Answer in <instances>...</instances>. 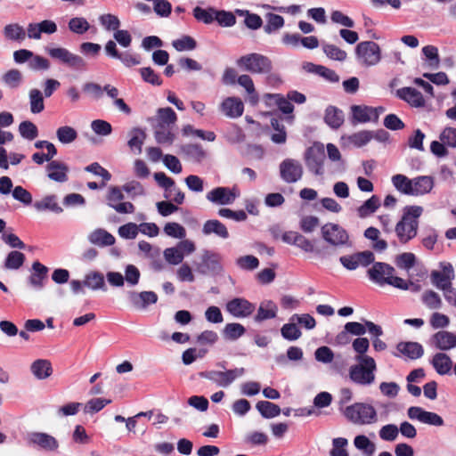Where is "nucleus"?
Returning <instances> with one entry per match:
<instances>
[{
    "mask_svg": "<svg viewBox=\"0 0 456 456\" xmlns=\"http://www.w3.org/2000/svg\"><path fill=\"white\" fill-rule=\"evenodd\" d=\"M177 115L170 107L158 109L156 115L149 118L154 129V136L158 143L172 144L175 140L174 126Z\"/></svg>",
    "mask_w": 456,
    "mask_h": 456,
    "instance_id": "f257e3e1",
    "label": "nucleus"
},
{
    "mask_svg": "<svg viewBox=\"0 0 456 456\" xmlns=\"http://www.w3.org/2000/svg\"><path fill=\"white\" fill-rule=\"evenodd\" d=\"M422 213L423 208L420 206H406L403 208V216L395 227L400 243L405 244L417 236L419 218Z\"/></svg>",
    "mask_w": 456,
    "mask_h": 456,
    "instance_id": "f03ea898",
    "label": "nucleus"
},
{
    "mask_svg": "<svg viewBox=\"0 0 456 456\" xmlns=\"http://www.w3.org/2000/svg\"><path fill=\"white\" fill-rule=\"evenodd\" d=\"M357 364L352 365L349 377L352 381L361 386H368L375 380L377 365L371 356H355Z\"/></svg>",
    "mask_w": 456,
    "mask_h": 456,
    "instance_id": "7ed1b4c3",
    "label": "nucleus"
},
{
    "mask_svg": "<svg viewBox=\"0 0 456 456\" xmlns=\"http://www.w3.org/2000/svg\"><path fill=\"white\" fill-rule=\"evenodd\" d=\"M395 268L383 262H376L368 270V275L374 282L384 285L387 284L395 288H404V280L395 276Z\"/></svg>",
    "mask_w": 456,
    "mask_h": 456,
    "instance_id": "20e7f679",
    "label": "nucleus"
},
{
    "mask_svg": "<svg viewBox=\"0 0 456 456\" xmlns=\"http://www.w3.org/2000/svg\"><path fill=\"white\" fill-rule=\"evenodd\" d=\"M344 415L349 421L356 425L372 424L378 420L376 409L364 403H355L347 406Z\"/></svg>",
    "mask_w": 456,
    "mask_h": 456,
    "instance_id": "39448f33",
    "label": "nucleus"
},
{
    "mask_svg": "<svg viewBox=\"0 0 456 456\" xmlns=\"http://www.w3.org/2000/svg\"><path fill=\"white\" fill-rule=\"evenodd\" d=\"M237 64L251 73L268 74L273 69L271 60L265 55L256 53L241 56L237 61Z\"/></svg>",
    "mask_w": 456,
    "mask_h": 456,
    "instance_id": "423d86ee",
    "label": "nucleus"
},
{
    "mask_svg": "<svg viewBox=\"0 0 456 456\" xmlns=\"http://www.w3.org/2000/svg\"><path fill=\"white\" fill-rule=\"evenodd\" d=\"M355 54L359 62L366 67L374 66L381 60L379 45L373 41H363L355 47Z\"/></svg>",
    "mask_w": 456,
    "mask_h": 456,
    "instance_id": "0eeeda50",
    "label": "nucleus"
},
{
    "mask_svg": "<svg viewBox=\"0 0 456 456\" xmlns=\"http://www.w3.org/2000/svg\"><path fill=\"white\" fill-rule=\"evenodd\" d=\"M245 373L244 368H235L227 370L225 371L218 370H205L200 371L199 376L203 379H209L216 383L220 387H226L230 386L236 379L243 376Z\"/></svg>",
    "mask_w": 456,
    "mask_h": 456,
    "instance_id": "6e6552de",
    "label": "nucleus"
},
{
    "mask_svg": "<svg viewBox=\"0 0 456 456\" xmlns=\"http://www.w3.org/2000/svg\"><path fill=\"white\" fill-rule=\"evenodd\" d=\"M322 239L334 247L348 243L349 236L346 231L339 224L328 223L321 228Z\"/></svg>",
    "mask_w": 456,
    "mask_h": 456,
    "instance_id": "1a4fd4ad",
    "label": "nucleus"
},
{
    "mask_svg": "<svg viewBox=\"0 0 456 456\" xmlns=\"http://www.w3.org/2000/svg\"><path fill=\"white\" fill-rule=\"evenodd\" d=\"M305 164L310 171L316 175L323 174V162L325 160L324 147L322 143H314L309 147L305 154Z\"/></svg>",
    "mask_w": 456,
    "mask_h": 456,
    "instance_id": "9d476101",
    "label": "nucleus"
},
{
    "mask_svg": "<svg viewBox=\"0 0 456 456\" xmlns=\"http://www.w3.org/2000/svg\"><path fill=\"white\" fill-rule=\"evenodd\" d=\"M46 52L53 59L59 60L61 62L70 68L82 69L86 67V62L82 57L70 53L66 48H48L46 49Z\"/></svg>",
    "mask_w": 456,
    "mask_h": 456,
    "instance_id": "9b49d317",
    "label": "nucleus"
},
{
    "mask_svg": "<svg viewBox=\"0 0 456 456\" xmlns=\"http://www.w3.org/2000/svg\"><path fill=\"white\" fill-rule=\"evenodd\" d=\"M303 174V167L298 160L286 159L280 164L281 177L288 183H294L299 181Z\"/></svg>",
    "mask_w": 456,
    "mask_h": 456,
    "instance_id": "f8f14e48",
    "label": "nucleus"
},
{
    "mask_svg": "<svg viewBox=\"0 0 456 456\" xmlns=\"http://www.w3.org/2000/svg\"><path fill=\"white\" fill-rule=\"evenodd\" d=\"M225 310L235 318H247L255 312L256 305L244 297H234L226 303Z\"/></svg>",
    "mask_w": 456,
    "mask_h": 456,
    "instance_id": "ddd939ff",
    "label": "nucleus"
},
{
    "mask_svg": "<svg viewBox=\"0 0 456 456\" xmlns=\"http://www.w3.org/2000/svg\"><path fill=\"white\" fill-rule=\"evenodd\" d=\"M374 254L369 250L353 255L343 256L339 258L341 265L350 271L355 270L360 265L367 266L374 263Z\"/></svg>",
    "mask_w": 456,
    "mask_h": 456,
    "instance_id": "4468645a",
    "label": "nucleus"
},
{
    "mask_svg": "<svg viewBox=\"0 0 456 456\" xmlns=\"http://www.w3.org/2000/svg\"><path fill=\"white\" fill-rule=\"evenodd\" d=\"M239 193L236 188L230 189L229 187H216L207 193V200L220 205L232 204Z\"/></svg>",
    "mask_w": 456,
    "mask_h": 456,
    "instance_id": "2eb2a0df",
    "label": "nucleus"
},
{
    "mask_svg": "<svg viewBox=\"0 0 456 456\" xmlns=\"http://www.w3.org/2000/svg\"><path fill=\"white\" fill-rule=\"evenodd\" d=\"M47 177L56 183H66L69 180V167L61 161L52 160L45 167Z\"/></svg>",
    "mask_w": 456,
    "mask_h": 456,
    "instance_id": "dca6fc26",
    "label": "nucleus"
},
{
    "mask_svg": "<svg viewBox=\"0 0 456 456\" xmlns=\"http://www.w3.org/2000/svg\"><path fill=\"white\" fill-rule=\"evenodd\" d=\"M281 240L287 244L301 248L304 252H314V247L312 241L297 232H285L281 236Z\"/></svg>",
    "mask_w": 456,
    "mask_h": 456,
    "instance_id": "f3484780",
    "label": "nucleus"
},
{
    "mask_svg": "<svg viewBox=\"0 0 456 456\" xmlns=\"http://www.w3.org/2000/svg\"><path fill=\"white\" fill-rule=\"evenodd\" d=\"M28 442L29 444L37 445L45 451H55L59 446L58 441L53 436L42 432L30 433Z\"/></svg>",
    "mask_w": 456,
    "mask_h": 456,
    "instance_id": "a211bd4d",
    "label": "nucleus"
},
{
    "mask_svg": "<svg viewBox=\"0 0 456 456\" xmlns=\"http://www.w3.org/2000/svg\"><path fill=\"white\" fill-rule=\"evenodd\" d=\"M354 122L367 123L369 121H378L379 111L377 108L362 105H353L351 107Z\"/></svg>",
    "mask_w": 456,
    "mask_h": 456,
    "instance_id": "6ab92c4d",
    "label": "nucleus"
},
{
    "mask_svg": "<svg viewBox=\"0 0 456 456\" xmlns=\"http://www.w3.org/2000/svg\"><path fill=\"white\" fill-rule=\"evenodd\" d=\"M432 343L441 351H448L456 347V335L447 330H440L431 338Z\"/></svg>",
    "mask_w": 456,
    "mask_h": 456,
    "instance_id": "aec40b11",
    "label": "nucleus"
},
{
    "mask_svg": "<svg viewBox=\"0 0 456 456\" xmlns=\"http://www.w3.org/2000/svg\"><path fill=\"white\" fill-rule=\"evenodd\" d=\"M396 94L412 107L420 108L425 106L426 102L422 94L413 87L406 86L400 88L397 90Z\"/></svg>",
    "mask_w": 456,
    "mask_h": 456,
    "instance_id": "412c9836",
    "label": "nucleus"
},
{
    "mask_svg": "<svg viewBox=\"0 0 456 456\" xmlns=\"http://www.w3.org/2000/svg\"><path fill=\"white\" fill-rule=\"evenodd\" d=\"M454 277L453 267L448 264L443 267V271L431 273L432 282L439 289L445 290L451 287V279Z\"/></svg>",
    "mask_w": 456,
    "mask_h": 456,
    "instance_id": "4be33fe9",
    "label": "nucleus"
},
{
    "mask_svg": "<svg viewBox=\"0 0 456 456\" xmlns=\"http://www.w3.org/2000/svg\"><path fill=\"white\" fill-rule=\"evenodd\" d=\"M88 241L99 248H105L114 244V235L102 228L92 231L87 236Z\"/></svg>",
    "mask_w": 456,
    "mask_h": 456,
    "instance_id": "5701e85b",
    "label": "nucleus"
},
{
    "mask_svg": "<svg viewBox=\"0 0 456 456\" xmlns=\"http://www.w3.org/2000/svg\"><path fill=\"white\" fill-rule=\"evenodd\" d=\"M130 302L136 309H145L149 305L158 301V296L153 291L132 292L129 296Z\"/></svg>",
    "mask_w": 456,
    "mask_h": 456,
    "instance_id": "b1692460",
    "label": "nucleus"
},
{
    "mask_svg": "<svg viewBox=\"0 0 456 456\" xmlns=\"http://www.w3.org/2000/svg\"><path fill=\"white\" fill-rule=\"evenodd\" d=\"M222 111L230 118H239L243 114L244 105L240 99L228 97L221 104Z\"/></svg>",
    "mask_w": 456,
    "mask_h": 456,
    "instance_id": "393cba45",
    "label": "nucleus"
},
{
    "mask_svg": "<svg viewBox=\"0 0 456 456\" xmlns=\"http://www.w3.org/2000/svg\"><path fill=\"white\" fill-rule=\"evenodd\" d=\"M140 271L134 265H128L125 270V276L116 272V287H121L126 281L129 285L135 286L140 280Z\"/></svg>",
    "mask_w": 456,
    "mask_h": 456,
    "instance_id": "a878e982",
    "label": "nucleus"
},
{
    "mask_svg": "<svg viewBox=\"0 0 456 456\" xmlns=\"http://www.w3.org/2000/svg\"><path fill=\"white\" fill-rule=\"evenodd\" d=\"M278 307L271 300L260 303L256 314L254 316L256 322H262L266 320L273 319L277 316Z\"/></svg>",
    "mask_w": 456,
    "mask_h": 456,
    "instance_id": "bb28decb",
    "label": "nucleus"
},
{
    "mask_svg": "<svg viewBox=\"0 0 456 456\" xmlns=\"http://www.w3.org/2000/svg\"><path fill=\"white\" fill-rule=\"evenodd\" d=\"M431 364L439 375L449 374L452 368V359L444 353H436L431 360Z\"/></svg>",
    "mask_w": 456,
    "mask_h": 456,
    "instance_id": "cd10ccee",
    "label": "nucleus"
},
{
    "mask_svg": "<svg viewBox=\"0 0 456 456\" xmlns=\"http://www.w3.org/2000/svg\"><path fill=\"white\" fill-rule=\"evenodd\" d=\"M202 232L205 235L216 234L219 238H229V232L226 226L217 219L208 220L204 223Z\"/></svg>",
    "mask_w": 456,
    "mask_h": 456,
    "instance_id": "c85d7f7f",
    "label": "nucleus"
},
{
    "mask_svg": "<svg viewBox=\"0 0 456 456\" xmlns=\"http://www.w3.org/2000/svg\"><path fill=\"white\" fill-rule=\"evenodd\" d=\"M396 349L413 360L420 358L424 354L422 346L418 342H400L397 344Z\"/></svg>",
    "mask_w": 456,
    "mask_h": 456,
    "instance_id": "c756f323",
    "label": "nucleus"
},
{
    "mask_svg": "<svg viewBox=\"0 0 456 456\" xmlns=\"http://www.w3.org/2000/svg\"><path fill=\"white\" fill-rule=\"evenodd\" d=\"M434 186V180L431 176L421 175L412 179L413 196L424 195L428 193Z\"/></svg>",
    "mask_w": 456,
    "mask_h": 456,
    "instance_id": "7c9ffc66",
    "label": "nucleus"
},
{
    "mask_svg": "<svg viewBox=\"0 0 456 456\" xmlns=\"http://www.w3.org/2000/svg\"><path fill=\"white\" fill-rule=\"evenodd\" d=\"M34 208L40 212L51 211L55 214H60L63 211L62 208L57 203V197L55 195H47L41 200L36 201Z\"/></svg>",
    "mask_w": 456,
    "mask_h": 456,
    "instance_id": "2f4dec72",
    "label": "nucleus"
},
{
    "mask_svg": "<svg viewBox=\"0 0 456 456\" xmlns=\"http://www.w3.org/2000/svg\"><path fill=\"white\" fill-rule=\"evenodd\" d=\"M31 372L38 379H45L53 373V368L50 361L38 359L32 362L30 366Z\"/></svg>",
    "mask_w": 456,
    "mask_h": 456,
    "instance_id": "473e14b6",
    "label": "nucleus"
},
{
    "mask_svg": "<svg viewBox=\"0 0 456 456\" xmlns=\"http://www.w3.org/2000/svg\"><path fill=\"white\" fill-rule=\"evenodd\" d=\"M324 121L331 128L338 129L344 123V113L335 106H329L325 110Z\"/></svg>",
    "mask_w": 456,
    "mask_h": 456,
    "instance_id": "72a5a7b5",
    "label": "nucleus"
},
{
    "mask_svg": "<svg viewBox=\"0 0 456 456\" xmlns=\"http://www.w3.org/2000/svg\"><path fill=\"white\" fill-rule=\"evenodd\" d=\"M380 207V199L377 195H372L362 205L357 208V215L361 218H365L374 212Z\"/></svg>",
    "mask_w": 456,
    "mask_h": 456,
    "instance_id": "f704fd0d",
    "label": "nucleus"
},
{
    "mask_svg": "<svg viewBox=\"0 0 456 456\" xmlns=\"http://www.w3.org/2000/svg\"><path fill=\"white\" fill-rule=\"evenodd\" d=\"M222 333L226 340L234 341L246 333V329L239 322H230L224 326Z\"/></svg>",
    "mask_w": 456,
    "mask_h": 456,
    "instance_id": "c9c22d12",
    "label": "nucleus"
},
{
    "mask_svg": "<svg viewBox=\"0 0 456 456\" xmlns=\"http://www.w3.org/2000/svg\"><path fill=\"white\" fill-rule=\"evenodd\" d=\"M256 410L265 419H272L280 415L281 410L279 405L269 401H259L256 404Z\"/></svg>",
    "mask_w": 456,
    "mask_h": 456,
    "instance_id": "e433bc0d",
    "label": "nucleus"
},
{
    "mask_svg": "<svg viewBox=\"0 0 456 456\" xmlns=\"http://www.w3.org/2000/svg\"><path fill=\"white\" fill-rule=\"evenodd\" d=\"M30 111L33 114L41 113L45 110L44 95L38 89H31L28 93Z\"/></svg>",
    "mask_w": 456,
    "mask_h": 456,
    "instance_id": "4c0bfd02",
    "label": "nucleus"
},
{
    "mask_svg": "<svg viewBox=\"0 0 456 456\" xmlns=\"http://www.w3.org/2000/svg\"><path fill=\"white\" fill-rule=\"evenodd\" d=\"M237 82L240 86L244 87L248 94V102L252 105L256 104L258 102V95L256 92L252 78L248 75H241L238 77Z\"/></svg>",
    "mask_w": 456,
    "mask_h": 456,
    "instance_id": "58836bf2",
    "label": "nucleus"
},
{
    "mask_svg": "<svg viewBox=\"0 0 456 456\" xmlns=\"http://www.w3.org/2000/svg\"><path fill=\"white\" fill-rule=\"evenodd\" d=\"M393 185L400 192L411 195L412 194V179L408 178L404 175H395L392 177Z\"/></svg>",
    "mask_w": 456,
    "mask_h": 456,
    "instance_id": "ea45409f",
    "label": "nucleus"
},
{
    "mask_svg": "<svg viewBox=\"0 0 456 456\" xmlns=\"http://www.w3.org/2000/svg\"><path fill=\"white\" fill-rule=\"evenodd\" d=\"M4 35L6 39L12 41H22L26 37L24 28L18 23L8 24L4 28Z\"/></svg>",
    "mask_w": 456,
    "mask_h": 456,
    "instance_id": "a19ab883",
    "label": "nucleus"
},
{
    "mask_svg": "<svg viewBox=\"0 0 456 456\" xmlns=\"http://www.w3.org/2000/svg\"><path fill=\"white\" fill-rule=\"evenodd\" d=\"M203 273H218L222 270L219 256L216 254L207 253L202 257Z\"/></svg>",
    "mask_w": 456,
    "mask_h": 456,
    "instance_id": "79ce46f5",
    "label": "nucleus"
},
{
    "mask_svg": "<svg viewBox=\"0 0 456 456\" xmlns=\"http://www.w3.org/2000/svg\"><path fill=\"white\" fill-rule=\"evenodd\" d=\"M354 446L362 451L366 456H372L375 452L376 446L366 436L359 435L354 437Z\"/></svg>",
    "mask_w": 456,
    "mask_h": 456,
    "instance_id": "37998d69",
    "label": "nucleus"
},
{
    "mask_svg": "<svg viewBox=\"0 0 456 456\" xmlns=\"http://www.w3.org/2000/svg\"><path fill=\"white\" fill-rule=\"evenodd\" d=\"M19 133L26 140L32 141L38 136L37 126L29 120L22 121L19 125Z\"/></svg>",
    "mask_w": 456,
    "mask_h": 456,
    "instance_id": "c03bdc74",
    "label": "nucleus"
},
{
    "mask_svg": "<svg viewBox=\"0 0 456 456\" xmlns=\"http://www.w3.org/2000/svg\"><path fill=\"white\" fill-rule=\"evenodd\" d=\"M235 12L240 16H245V25L250 29H257L261 28L263 20L258 14L250 13L247 10L237 9Z\"/></svg>",
    "mask_w": 456,
    "mask_h": 456,
    "instance_id": "a18cd8bd",
    "label": "nucleus"
},
{
    "mask_svg": "<svg viewBox=\"0 0 456 456\" xmlns=\"http://www.w3.org/2000/svg\"><path fill=\"white\" fill-rule=\"evenodd\" d=\"M25 255L20 251H11L5 258L4 267L6 269L17 270L23 265Z\"/></svg>",
    "mask_w": 456,
    "mask_h": 456,
    "instance_id": "49530a36",
    "label": "nucleus"
},
{
    "mask_svg": "<svg viewBox=\"0 0 456 456\" xmlns=\"http://www.w3.org/2000/svg\"><path fill=\"white\" fill-rule=\"evenodd\" d=\"M23 77L21 72L17 69H12L5 72L3 76L4 83L10 88H17L20 86Z\"/></svg>",
    "mask_w": 456,
    "mask_h": 456,
    "instance_id": "de8ad7c7",
    "label": "nucleus"
},
{
    "mask_svg": "<svg viewBox=\"0 0 456 456\" xmlns=\"http://www.w3.org/2000/svg\"><path fill=\"white\" fill-rule=\"evenodd\" d=\"M372 138L373 132L363 130L349 135L347 140L350 143L356 147H362L366 145Z\"/></svg>",
    "mask_w": 456,
    "mask_h": 456,
    "instance_id": "09e8293b",
    "label": "nucleus"
},
{
    "mask_svg": "<svg viewBox=\"0 0 456 456\" xmlns=\"http://www.w3.org/2000/svg\"><path fill=\"white\" fill-rule=\"evenodd\" d=\"M284 25V19L282 16L275 13H268L266 15V24L264 27L265 32L271 34L278 30Z\"/></svg>",
    "mask_w": 456,
    "mask_h": 456,
    "instance_id": "8fccbe9b",
    "label": "nucleus"
},
{
    "mask_svg": "<svg viewBox=\"0 0 456 456\" xmlns=\"http://www.w3.org/2000/svg\"><path fill=\"white\" fill-rule=\"evenodd\" d=\"M58 140L62 143H70L77 137V131L69 126H61L56 131Z\"/></svg>",
    "mask_w": 456,
    "mask_h": 456,
    "instance_id": "3c124183",
    "label": "nucleus"
},
{
    "mask_svg": "<svg viewBox=\"0 0 456 456\" xmlns=\"http://www.w3.org/2000/svg\"><path fill=\"white\" fill-rule=\"evenodd\" d=\"M322 50L324 53L327 55V57H329L331 60L343 61L346 59L347 56L346 53L344 50L340 49L335 45L323 44Z\"/></svg>",
    "mask_w": 456,
    "mask_h": 456,
    "instance_id": "603ef678",
    "label": "nucleus"
},
{
    "mask_svg": "<svg viewBox=\"0 0 456 456\" xmlns=\"http://www.w3.org/2000/svg\"><path fill=\"white\" fill-rule=\"evenodd\" d=\"M215 12L216 10L214 8L203 9L197 6L193 9L194 18L205 24H210L215 20Z\"/></svg>",
    "mask_w": 456,
    "mask_h": 456,
    "instance_id": "864d4df0",
    "label": "nucleus"
},
{
    "mask_svg": "<svg viewBox=\"0 0 456 456\" xmlns=\"http://www.w3.org/2000/svg\"><path fill=\"white\" fill-rule=\"evenodd\" d=\"M146 137V134L139 129L135 128L132 131V136L128 141V145L132 151L136 150L137 153L142 152V146Z\"/></svg>",
    "mask_w": 456,
    "mask_h": 456,
    "instance_id": "5fc2aeb1",
    "label": "nucleus"
},
{
    "mask_svg": "<svg viewBox=\"0 0 456 456\" xmlns=\"http://www.w3.org/2000/svg\"><path fill=\"white\" fill-rule=\"evenodd\" d=\"M69 28L76 34L82 35L89 30L90 24L85 18L75 17L69 20Z\"/></svg>",
    "mask_w": 456,
    "mask_h": 456,
    "instance_id": "6e6d98bb",
    "label": "nucleus"
},
{
    "mask_svg": "<svg viewBox=\"0 0 456 456\" xmlns=\"http://www.w3.org/2000/svg\"><path fill=\"white\" fill-rule=\"evenodd\" d=\"M173 46L176 51H191L196 48L197 43L194 38L190 36H183L179 39L173 41Z\"/></svg>",
    "mask_w": 456,
    "mask_h": 456,
    "instance_id": "4d7b16f0",
    "label": "nucleus"
},
{
    "mask_svg": "<svg viewBox=\"0 0 456 456\" xmlns=\"http://www.w3.org/2000/svg\"><path fill=\"white\" fill-rule=\"evenodd\" d=\"M215 20L222 27H232L236 23V17L231 12L224 10L216 11Z\"/></svg>",
    "mask_w": 456,
    "mask_h": 456,
    "instance_id": "13d9d810",
    "label": "nucleus"
},
{
    "mask_svg": "<svg viewBox=\"0 0 456 456\" xmlns=\"http://www.w3.org/2000/svg\"><path fill=\"white\" fill-rule=\"evenodd\" d=\"M83 284L92 289H101L104 286V277L99 273H91L86 276Z\"/></svg>",
    "mask_w": 456,
    "mask_h": 456,
    "instance_id": "bf43d9fd",
    "label": "nucleus"
},
{
    "mask_svg": "<svg viewBox=\"0 0 456 456\" xmlns=\"http://www.w3.org/2000/svg\"><path fill=\"white\" fill-rule=\"evenodd\" d=\"M164 232L167 235L176 239H183L186 236L184 227L175 222L166 224Z\"/></svg>",
    "mask_w": 456,
    "mask_h": 456,
    "instance_id": "052dcab7",
    "label": "nucleus"
},
{
    "mask_svg": "<svg viewBox=\"0 0 456 456\" xmlns=\"http://www.w3.org/2000/svg\"><path fill=\"white\" fill-rule=\"evenodd\" d=\"M282 337L289 341L298 339L302 333L301 330L297 327L295 323H286L281 330Z\"/></svg>",
    "mask_w": 456,
    "mask_h": 456,
    "instance_id": "680f3d73",
    "label": "nucleus"
},
{
    "mask_svg": "<svg viewBox=\"0 0 456 456\" xmlns=\"http://www.w3.org/2000/svg\"><path fill=\"white\" fill-rule=\"evenodd\" d=\"M237 265L243 270H255L259 265V260L256 256L248 255L240 256L236 260Z\"/></svg>",
    "mask_w": 456,
    "mask_h": 456,
    "instance_id": "e2e57ef3",
    "label": "nucleus"
},
{
    "mask_svg": "<svg viewBox=\"0 0 456 456\" xmlns=\"http://www.w3.org/2000/svg\"><path fill=\"white\" fill-rule=\"evenodd\" d=\"M399 433V428L395 424L383 426L379 430V437L384 441H395Z\"/></svg>",
    "mask_w": 456,
    "mask_h": 456,
    "instance_id": "0e129e2a",
    "label": "nucleus"
},
{
    "mask_svg": "<svg viewBox=\"0 0 456 456\" xmlns=\"http://www.w3.org/2000/svg\"><path fill=\"white\" fill-rule=\"evenodd\" d=\"M164 257L166 261L171 265H178L183 262V254L177 248H167L164 250Z\"/></svg>",
    "mask_w": 456,
    "mask_h": 456,
    "instance_id": "69168bd1",
    "label": "nucleus"
},
{
    "mask_svg": "<svg viewBox=\"0 0 456 456\" xmlns=\"http://www.w3.org/2000/svg\"><path fill=\"white\" fill-rule=\"evenodd\" d=\"M439 139L445 145L456 148V128L445 127L440 134Z\"/></svg>",
    "mask_w": 456,
    "mask_h": 456,
    "instance_id": "338daca9",
    "label": "nucleus"
},
{
    "mask_svg": "<svg viewBox=\"0 0 456 456\" xmlns=\"http://www.w3.org/2000/svg\"><path fill=\"white\" fill-rule=\"evenodd\" d=\"M333 448L330 451V456H348L345 446L347 444V440L343 437L333 439Z\"/></svg>",
    "mask_w": 456,
    "mask_h": 456,
    "instance_id": "774afa93",
    "label": "nucleus"
}]
</instances>
